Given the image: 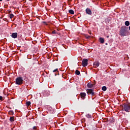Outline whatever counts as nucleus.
<instances>
[{
    "mask_svg": "<svg viewBox=\"0 0 130 130\" xmlns=\"http://www.w3.org/2000/svg\"><path fill=\"white\" fill-rule=\"evenodd\" d=\"M0 100H3V96H0Z\"/></svg>",
    "mask_w": 130,
    "mask_h": 130,
    "instance_id": "obj_27",
    "label": "nucleus"
},
{
    "mask_svg": "<svg viewBox=\"0 0 130 130\" xmlns=\"http://www.w3.org/2000/svg\"><path fill=\"white\" fill-rule=\"evenodd\" d=\"M75 74L77 75V76H80V75L81 74V73L79 71V70H76Z\"/></svg>",
    "mask_w": 130,
    "mask_h": 130,
    "instance_id": "obj_14",
    "label": "nucleus"
},
{
    "mask_svg": "<svg viewBox=\"0 0 130 130\" xmlns=\"http://www.w3.org/2000/svg\"><path fill=\"white\" fill-rule=\"evenodd\" d=\"M106 45H107V43L106 44Z\"/></svg>",
    "mask_w": 130,
    "mask_h": 130,
    "instance_id": "obj_34",
    "label": "nucleus"
},
{
    "mask_svg": "<svg viewBox=\"0 0 130 130\" xmlns=\"http://www.w3.org/2000/svg\"><path fill=\"white\" fill-rule=\"evenodd\" d=\"M9 113L10 114H11V115H14V111H10L9 112Z\"/></svg>",
    "mask_w": 130,
    "mask_h": 130,
    "instance_id": "obj_22",
    "label": "nucleus"
},
{
    "mask_svg": "<svg viewBox=\"0 0 130 130\" xmlns=\"http://www.w3.org/2000/svg\"><path fill=\"white\" fill-rule=\"evenodd\" d=\"M84 36L86 39H89V38H91V36L88 35H85Z\"/></svg>",
    "mask_w": 130,
    "mask_h": 130,
    "instance_id": "obj_19",
    "label": "nucleus"
},
{
    "mask_svg": "<svg viewBox=\"0 0 130 130\" xmlns=\"http://www.w3.org/2000/svg\"><path fill=\"white\" fill-rule=\"evenodd\" d=\"M100 42H101V43H104V39L103 38H100Z\"/></svg>",
    "mask_w": 130,
    "mask_h": 130,
    "instance_id": "obj_13",
    "label": "nucleus"
},
{
    "mask_svg": "<svg viewBox=\"0 0 130 130\" xmlns=\"http://www.w3.org/2000/svg\"><path fill=\"white\" fill-rule=\"evenodd\" d=\"M26 106H30L31 105V102L28 101L26 103Z\"/></svg>",
    "mask_w": 130,
    "mask_h": 130,
    "instance_id": "obj_17",
    "label": "nucleus"
},
{
    "mask_svg": "<svg viewBox=\"0 0 130 130\" xmlns=\"http://www.w3.org/2000/svg\"><path fill=\"white\" fill-rule=\"evenodd\" d=\"M125 26H129V21H126L125 22Z\"/></svg>",
    "mask_w": 130,
    "mask_h": 130,
    "instance_id": "obj_18",
    "label": "nucleus"
},
{
    "mask_svg": "<svg viewBox=\"0 0 130 130\" xmlns=\"http://www.w3.org/2000/svg\"><path fill=\"white\" fill-rule=\"evenodd\" d=\"M10 19H13V18H14V14H10Z\"/></svg>",
    "mask_w": 130,
    "mask_h": 130,
    "instance_id": "obj_21",
    "label": "nucleus"
},
{
    "mask_svg": "<svg viewBox=\"0 0 130 130\" xmlns=\"http://www.w3.org/2000/svg\"><path fill=\"white\" fill-rule=\"evenodd\" d=\"M129 30H130V26H129Z\"/></svg>",
    "mask_w": 130,
    "mask_h": 130,
    "instance_id": "obj_31",
    "label": "nucleus"
},
{
    "mask_svg": "<svg viewBox=\"0 0 130 130\" xmlns=\"http://www.w3.org/2000/svg\"><path fill=\"white\" fill-rule=\"evenodd\" d=\"M6 1H7V2H10V0H6Z\"/></svg>",
    "mask_w": 130,
    "mask_h": 130,
    "instance_id": "obj_30",
    "label": "nucleus"
},
{
    "mask_svg": "<svg viewBox=\"0 0 130 130\" xmlns=\"http://www.w3.org/2000/svg\"><path fill=\"white\" fill-rule=\"evenodd\" d=\"M55 76H56V74H55Z\"/></svg>",
    "mask_w": 130,
    "mask_h": 130,
    "instance_id": "obj_33",
    "label": "nucleus"
},
{
    "mask_svg": "<svg viewBox=\"0 0 130 130\" xmlns=\"http://www.w3.org/2000/svg\"><path fill=\"white\" fill-rule=\"evenodd\" d=\"M107 38H109V36H107Z\"/></svg>",
    "mask_w": 130,
    "mask_h": 130,
    "instance_id": "obj_29",
    "label": "nucleus"
},
{
    "mask_svg": "<svg viewBox=\"0 0 130 130\" xmlns=\"http://www.w3.org/2000/svg\"><path fill=\"white\" fill-rule=\"evenodd\" d=\"M92 84L93 85V86H94V85H96V81L94 80L93 84Z\"/></svg>",
    "mask_w": 130,
    "mask_h": 130,
    "instance_id": "obj_25",
    "label": "nucleus"
},
{
    "mask_svg": "<svg viewBox=\"0 0 130 130\" xmlns=\"http://www.w3.org/2000/svg\"><path fill=\"white\" fill-rule=\"evenodd\" d=\"M100 66V62L98 61H95L93 63V67L96 69V68H98Z\"/></svg>",
    "mask_w": 130,
    "mask_h": 130,
    "instance_id": "obj_6",
    "label": "nucleus"
},
{
    "mask_svg": "<svg viewBox=\"0 0 130 130\" xmlns=\"http://www.w3.org/2000/svg\"><path fill=\"white\" fill-rule=\"evenodd\" d=\"M52 34H58V32H56V30H54L52 31Z\"/></svg>",
    "mask_w": 130,
    "mask_h": 130,
    "instance_id": "obj_20",
    "label": "nucleus"
},
{
    "mask_svg": "<svg viewBox=\"0 0 130 130\" xmlns=\"http://www.w3.org/2000/svg\"><path fill=\"white\" fill-rule=\"evenodd\" d=\"M23 82H24V80H23V77H17L15 81V84L16 85H22V84H23Z\"/></svg>",
    "mask_w": 130,
    "mask_h": 130,
    "instance_id": "obj_2",
    "label": "nucleus"
},
{
    "mask_svg": "<svg viewBox=\"0 0 130 130\" xmlns=\"http://www.w3.org/2000/svg\"><path fill=\"white\" fill-rule=\"evenodd\" d=\"M102 89L103 91H105L107 90V87H106V86H104L102 87Z\"/></svg>",
    "mask_w": 130,
    "mask_h": 130,
    "instance_id": "obj_15",
    "label": "nucleus"
},
{
    "mask_svg": "<svg viewBox=\"0 0 130 130\" xmlns=\"http://www.w3.org/2000/svg\"><path fill=\"white\" fill-rule=\"evenodd\" d=\"M123 109L126 112H130V104H125L123 107Z\"/></svg>",
    "mask_w": 130,
    "mask_h": 130,
    "instance_id": "obj_3",
    "label": "nucleus"
},
{
    "mask_svg": "<svg viewBox=\"0 0 130 130\" xmlns=\"http://www.w3.org/2000/svg\"><path fill=\"white\" fill-rule=\"evenodd\" d=\"M120 35L123 37L124 36H127L128 34V30H127V28L125 26H122L121 29L119 31Z\"/></svg>",
    "mask_w": 130,
    "mask_h": 130,
    "instance_id": "obj_1",
    "label": "nucleus"
},
{
    "mask_svg": "<svg viewBox=\"0 0 130 130\" xmlns=\"http://www.w3.org/2000/svg\"><path fill=\"white\" fill-rule=\"evenodd\" d=\"M86 117H87V118H92V115L88 114L86 115Z\"/></svg>",
    "mask_w": 130,
    "mask_h": 130,
    "instance_id": "obj_16",
    "label": "nucleus"
},
{
    "mask_svg": "<svg viewBox=\"0 0 130 130\" xmlns=\"http://www.w3.org/2000/svg\"><path fill=\"white\" fill-rule=\"evenodd\" d=\"M85 12L88 15H92V11L89 8H86Z\"/></svg>",
    "mask_w": 130,
    "mask_h": 130,
    "instance_id": "obj_9",
    "label": "nucleus"
},
{
    "mask_svg": "<svg viewBox=\"0 0 130 130\" xmlns=\"http://www.w3.org/2000/svg\"><path fill=\"white\" fill-rule=\"evenodd\" d=\"M9 120L11 122H13V121H15V118L14 117H10Z\"/></svg>",
    "mask_w": 130,
    "mask_h": 130,
    "instance_id": "obj_11",
    "label": "nucleus"
},
{
    "mask_svg": "<svg viewBox=\"0 0 130 130\" xmlns=\"http://www.w3.org/2000/svg\"><path fill=\"white\" fill-rule=\"evenodd\" d=\"M0 2H3V0H0Z\"/></svg>",
    "mask_w": 130,
    "mask_h": 130,
    "instance_id": "obj_32",
    "label": "nucleus"
},
{
    "mask_svg": "<svg viewBox=\"0 0 130 130\" xmlns=\"http://www.w3.org/2000/svg\"><path fill=\"white\" fill-rule=\"evenodd\" d=\"M88 66V59H83L82 60V67H87Z\"/></svg>",
    "mask_w": 130,
    "mask_h": 130,
    "instance_id": "obj_5",
    "label": "nucleus"
},
{
    "mask_svg": "<svg viewBox=\"0 0 130 130\" xmlns=\"http://www.w3.org/2000/svg\"><path fill=\"white\" fill-rule=\"evenodd\" d=\"M88 88H93V86H94V85L93 84H91V83H87V85Z\"/></svg>",
    "mask_w": 130,
    "mask_h": 130,
    "instance_id": "obj_10",
    "label": "nucleus"
},
{
    "mask_svg": "<svg viewBox=\"0 0 130 130\" xmlns=\"http://www.w3.org/2000/svg\"><path fill=\"white\" fill-rule=\"evenodd\" d=\"M86 96H87V94H86V93H85V92H81L80 93L81 99H83V100H84V99H85V98L86 97Z\"/></svg>",
    "mask_w": 130,
    "mask_h": 130,
    "instance_id": "obj_7",
    "label": "nucleus"
},
{
    "mask_svg": "<svg viewBox=\"0 0 130 130\" xmlns=\"http://www.w3.org/2000/svg\"><path fill=\"white\" fill-rule=\"evenodd\" d=\"M33 129H37V127H36V126H34L33 127Z\"/></svg>",
    "mask_w": 130,
    "mask_h": 130,
    "instance_id": "obj_26",
    "label": "nucleus"
},
{
    "mask_svg": "<svg viewBox=\"0 0 130 130\" xmlns=\"http://www.w3.org/2000/svg\"><path fill=\"white\" fill-rule=\"evenodd\" d=\"M87 93L88 95H92V96H94L95 95V92H94V89H87Z\"/></svg>",
    "mask_w": 130,
    "mask_h": 130,
    "instance_id": "obj_4",
    "label": "nucleus"
},
{
    "mask_svg": "<svg viewBox=\"0 0 130 130\" xmlns=\"http://www.w3.org/2000/svg\"><path fill=\"white\" fill-rule=\"evenodd\" d=\"M69 14H71V15H74V14H75V12L74 11V10L71 9L69 11Z\"/></svg>",
    "mask_w": 130,
    "mask_h": 130,
    "instance_id": "obj_12",
    "label": "nucleus"
},
{
    "mask_svg": "<svg viewBox=\"0 0 130 130\" xmlns=\"http://www.w3.org/2000/svg\"><path fill=\"white\" fill-rule=\"evenodd\" d=\"M58 69H55L53 71V73H55V72H57V73H58Z\"/></svg>",
    "mask_w": 130,
    "mask_h": 130,
    "instance_id": "obj_23",
    "label": "nucleus"
},
{
    "mask_svg": "<svg viewBox=\"0 0 130 130\" xmlns=\"http://www.w3.org/2000/svg\"><path fill=\"white\" fill-rule=\"evenodd\" d=\"M61 91H64L66 90V88H64V87H62L61 88Z\"/></svg>",
    "mask_w": 130,
    "mask_h": 130,
    "instance_id": "obj_24",
    "label": "nucleus"
},
{
    "mask_svg": "<svg viewBox=\"0 0 130 130\" xmlns=\"http://www.w3.org/2000/svg\"><path fill=\"white\" fill-rule=\"evenodd\" d=\"M11 37H12V38H14V39H16V38H17L18 33L17 32H13L11 35Z\"/></svg>",
    "mask_w": 130,
    "mask_h": 130,
    "instance_id": "obj_8",
    "label": "nucleus"
},
{
    "mask_svg": "<svg viewBox=\"0 0 130 130\" xmlns=\"http://www.w3.org/2000/svg\"><path fill=\"white\" fill-rule=\"evenodd\" d=\"M11 12H12V11H11V10H9L8 13H9V14H10V13H11Z\"/></svg>",
    "mask_w": 130,
    "mask_h": 130,
    "instance_id": "obj_28",
    "label": "nucleus"
}]
</instances>
